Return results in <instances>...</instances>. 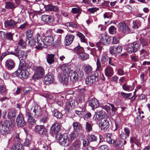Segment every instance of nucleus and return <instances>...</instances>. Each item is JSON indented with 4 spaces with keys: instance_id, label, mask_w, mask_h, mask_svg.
Listing matches in <instances>:
<instances>
[{
    "instance_id": "1",
    "label": "nucleus",
    "mask_w": 150,
    "mask_h": 150,
    "mask_svg": "<svg viewBox=\"0 0 150 150\" xmlns=\"http://www.w3.org/2000/svg\"><path fill=\"white\" fill-rule=\"evenodd\" d=\"M41 111L40 106L37 104L28 108L25 114L26 116L28 117V123L32 125L35 123L36 120L31 115H33L35 118H38L41 115Z\"/></svg>"
},
{
    "instance_id": "2",
    "label": "nucleus",
    "mask_w": 150,
    "mask_h": 150,
    "mask_svg": "<svg viewBox=\"0 0 150 150\" xmlns=\"http://www.w3.org/2000/svg\"><path fill=\"white\" fill-rule=\"evenodd\" d=\"M76 137L74 133H72L70 135H68L67 134L62 135L58 134L57 136V138L59 143L61 145L65 147L69 146L70 144L71 140H74Z\"/></svg>"
},
{
    "instance_id": "3",
    "label": "nucleus",
    "mask_w": 150,
    "mask_h": 150,
    "mask_svg": "<svg viewBox=\"0 0 150 150\" xmlns=\"http://www.w3.org/2000/svg\"><path fill=\"white\" fill-rule=\"evenodd\" d=\"M13 126L12 123L8 120H6L4 122H0V133L3 135L9 133Z\"/></svg>"
},
{
    "instance_id": "4",
    "label": "nucleus",
    "mask_w": 150,
    "mask_h": 150,
    "mask_svg": "<svg viewBox=\"0 0 150 150\" xmlns=\"http://www.w3.org/2000/svg\"><path fill=\"white\" fill-rule=\"evenodd\" d=\"M140 47V45L137 41H135L133 42L128 44L126 46V50L127 51L131 53L136 52L138 51Z\"/></svg>"
},
{
    "instance_id": "5",
    "label": "nucleus",
    "mask_w": 150,
    "mask_h": 150,
    "mask_svg": "<svg viewBox=\"0 0 150 150\" xmlns=\"http://www.w3.org/2000/svg\"><path fill=\"white\" fill-rule=\"evenodd\" d=\"M84 75V73L83 71H80V74H77L75 70L73 69L69 74L70 78V79L72 82H75L76 80H81L83 78Z\"/></svg>"
},
{
    "instance_id": "6",
    "label": "nucleus",
    "mask_w": 150,
    "mask_h": 150,
    "mask_svg": "<svg viewBox=\"0 0 150 150\" xmlns=\"http://www.w3.org/2000/svg\"><path fill=\"white\" fill-rule=\"evenodd\" d=\"M98 73L96 71H93L91 75L86 77L85 79L86 84L90 86L95 82L97 80Z\"/></svg>"
},
{
    "instance_id": "7",
    "label": "nucleus",
    "mask_w": 150,
    "mask_h": 150,
    "mask_svg": "<svg viewBox=\"0 0 150 150\" xmlns=\"http://www.w3.org/2000/svg\"><path fill=\"white\" fill-rule=\"evenodd\" d=\"M98 73L96 71H93L91 75L86 77L85 79L86 84L90 86L95 82L97 80Z\"/></svg>"
},
{
    "instance_id": "8",
    "label": "nucleus",
    "mask_w": 150,
    "mask_h": 150,
    "mask_svg": "<svg viewBox=\"0 0 150 150\" xmlns=\"http://www.w3.org/2000/svg\"><path fill=\"white\" fill-rule=\"evenodd\" d=\"M35 38L37 40V44L38 45H36L35 48L39 50H41L42 48H46L47 46L45 45L44 43L42 41V37L40 34L37 33L35 36Z\"/></svg>"
},
{
    "instance_id": "9",
    "label": "nucleus",
    "mask_w": 150,
    "mask_h": 150,
    "mask_svg": "<svg viewBox=\"0 0 150 150\" xmlns=\"http://www.w3.org/2000/svg\"><path fill=\"white\" fill-rule=\"evenodd\" d=\"M118 26L119 29L122 33L127 34L132 33L129 27L125 23H120Z\"/></svg>"
},
{
    "instance_id": "10",
    "label": "nucleus",
    "mask_w": 150,
    "mask_h": 150,
    "mask_svg": "<svg viewBox=\"0 0 150 150\" xmlns=\"http://www.w3.org/2000/svg\"><path fill=\"white\" fill-rule=\"evenodd\" d=\"M49 32L50 31L47 30L43 35V36H46L44 39V40L46 44L45 45L47 46V45H51L54 42V38L52 36L50 35H47V33Z\"/></svg>"
},
{
    "instance_id": "11",
    "label": "nucleus",
    "mask_w": 150,
    "mask_h": 150,
    "mask_svg": "<svg viewBox=\"0 0 150 150\" xmlns=\"http://www.w3.org/2000/svg\"><path fill=\"white\" fill-rule=\"evenodd\" d=\"M44 73V70L41 67H37L35 69V73L33 77L34 79H38L42 77Z\"/></svg>"
},
{
    "instance_id": "12",
    "label": "nucleus",
    "mask_w": 150,
    "mask_h": 150,
    "mask_svg": "<svg viewBox=\"0 0 150 150\" xmlns=\"http://www.w3.org/2000/svg\"><path fill=\"white\" fill-rule=\"evenodd\" d=\"M99 38L100 42L103 45H108L111 42V39L108 35L105 34L101 35Z\"/></svg>"
},
{
    "instance_id": "13",
    "label": "nucleus",
    "mask_w": 150,
    "mask_h": 150,
    "mask_svg": "<svg viewBox=\"0 0 150 150\" xmlns=\"http://www.w3.org/2000/svg\"><path fill=\"white\" fill-rule=\"evenodd\" d=\"M122 48L121 46H110L109 50L110 54L112 55L119 54L121 53Z\"/></svg>"
},
{
    "instance_id": "14",
    "label": "nucleus",
    "mask_w": 150,
    "mask_h": 150,
    "mask_svg": "<svg viewBox=\"0 0 150 150\" xmlns=\"http://www.w3.org/2000/svg\"><path fill=\"white\" fill-rule=\"evenodd\" d=\"M35 132L40 135H46L47 131L46 128L42 125H36L35 128Z\"/></svg>"
},
{
    "instance_id": "15",
    "label": "nucleus",
    "mask_w": 150,
    "mask_h": 150,
    "mask_svg": "<svg viewBox=\"0 0 150 150\" xmlns=\"http://www.w3.org/2000/svg\"><path fill=\"white\" fill-rule=\"evenodd\" d=\"M19 52L18 50L16 51V52H11L12 54L14 55L17 57H18L19 60H23L25 59L27 57V54L24 51H22L20 52V53H18Z\"/></svg>"
},
{
    "instance_id": "16",
    "label": "nucleus",
    "mask_w": 150,
    "mask_h": 150,
    "mask_svg": "<svg viewBox=\"0 0 150 150\" xmlns=\"http://www.w3.org/2000/svg\"><path fill=\"white\" fill-rule=\"evenodd\" d=\"M16 122L18 126L23 127L26 124V122L24 121L23 115L21 114H19L17 116Z\"/></svg>"
},
{
    "instance_id": "17",
    "label": "nucleus",
    "mask_w": 150,
    "mask_h": 150,
    "mask_svg": "<svg viewBox=\"0 0 150 150\" xmlns=\"http://www.w3.org/2000/svg\"><path fill=\"white\" fill-rule=\"evenodd\" d=\"M89 105L92 107V109L93 110L98 107L99 104L97 99L95 98H93L89 101Z\"/></svg>"
},
{
    "instance_id": "18",
    "label": "nucleus",
    "mask_w": 150,
    "mask_h": 150,
    "mask_svg": "<svg viewBox=\"0 0 150 150\" xmlns=\"http://www.w3.org/2000/svg\"><path fill=\"white\" fill-rule=\"evenodd\" d=\"M17 23L18 22H15L12 19L5 21L4 22L5 27L7 28L14 27Z\"/></svg>"
},
{
    "instance_id": "19",
    "label": "nucleus",
    "mask_w": 150,
    "mask_h": 150,
    "mask_svg": "<svg viewBox=\"0 0 150 150\" xmlns=\"http://www.w3.org/2000/svg\"><path fill=\"white\" fill-rule=\"evenodd\" d=\"M74 38V36L73 35L70 34L67 35L65 39L64 42L65 45H69L71 44L73 42Z\"/></svg>"
},
{
    "instance_id": "20",
    "label": "nucleus",
    "mask_w": 150,
    "mask_h": 150,
    "mask_svg": "<svg viewBox=\"0 0 150 150\" xmlns=\"http://www.w3.org/2000/svg\"><path fill=\"white\" fill-rule=\"evenodd\" d=\"M61 69L62 73L64 74L69 75L73 69H72L70 65L66 64H64L62 66Z\"/></svg>"
},
{
    "instance_id": "21",
    "label": "nucleus",
    "mask_w": 150,
    "mask_h": 150,
    "mask_svg": "<svg viewBox=\"0 0 150 150\" xmlns=\"http://www.w3.org/2000/svg\"><path fill=\"white\" fill-rule=\"evenodd\" d=\"M66 75L61 73L58 76L59 80L64 85H67L68 82V79Z\"/></svg>"
},
{
    "instance_id": "22",
    "label": "nucleus",
    "mask_w": 150,
    "mask_h": 150,
    "mask_svg": "<svg viewBox=\"0 0 150 150\" xmlns=\"http://www.w3.org/2000/svg\"><path fill=\"white\" fill-rule=\"evenodd\" d=\"M20 71L19 75V77L22 79H25L27 78L28 76L29 73L27 70L24 69H21L18 70L17 71L18 72Z\"/></svg>"
},
{
    "instance_id": "23",
    "label": "nucleus",
    "mask_w": 150,
    "mask_h": 150,
    "mask_svg": "<svg viewBox=\"0 0 150 150\" xmlns=\"http://www.w3.org/2000/svg\"><path fill=\"white\" fill-rule=\"evenodd\" d=\"M42 20L44 22L48 24L52 23L53 22L52 17L48 15H43L42 17Z\"/></svg>"
},
{
    "instance_id": "24",
    "label": "nucleus",
    "mask_w": 150,
    "mask_h": 150,
    "mask_svg": "<svg viewBox=\"0 0 150 150\" xmlns=\"http://www.w3.org/2000/svg\"><path fill=\"white\" fill-rule=\"evenodd\" d=\"M61 129V126L58 123L53 124L51 127V131L52 133L56 134L58 133Z\"/></svg>"
},
{
    "instance_id": "25",
    "label": "nucleus",
    "mask_w": 150,
    "mask_h": 150,
    "mask_svg": "<svg viewBox=\"0 0 150 150\" xmlns=\"http://www.w3.org/2000/svg\"><path fill=\"white\" fill-rule=\"evenodd\" d=\"M44 82L47 85L53 82L54 81V77L51 75L47 74L44 78Z\"/></svg>"
},
{
    "instance_id": "26",
    "label": "nucleus",
    "mask_w": 150,
    "mask_h": 150,
    "mask_svg": "<svg viewBox=\"0 0 150 150\" xmlns=\"http://www.w3.org/2000/svg\"><path fill=\"white\" fill-rule=\"evenodd\" d=\"M100 124L102 127V129L103 130L106 129L109 126V121L106 119L103 120Z\"/></svg>"
},
{
    "instance_id": "27",
    "label": "nucleus",
    "mask_w": 150,
    "mask_h": 150,
    "mask_svg": "<svg viewBox=\"0 0 150 150\" xmlns=\"http://www.w3.org/2000/svg\"><path fill=\"white\" fill-rule=\"evenodd\" d=\"M45 10L47 11H53L57 12L58 11V8L55 6L51 4L45 5Z\"/></svg>"
},
{
    "instance_id": "28",
    "label": "nucleus",
    "mask_w": 150,
    "mask_h": 150,
    "mask_svg": "<svg viewBox=\"0 0 150 150\" xmlns=\"http://www.w3.org/2000/svg\"><path fill=\"white\" fill-rule=\"evenodd\" d=\"M113 70L112 68L110 67H107L105 70V75L107 77H111L113 74Z\"/></svg>"
},
{
    "instance_id": "29",
    "label": "nucleus",
    "mask_w": 150,
    "mask_h": 150,
    "mask_svg": "<svg viewBox=\"0 0 150 150\" xmlns=\"http://www.w3.org/2000/svg\"><path fill=\"white\" fill-rule=\"evenodd\" d=\"M61 37L60 35H55L54 36V45L57 47L60 46L62 44Z\"/></svg>"
},
{
    "instance_id": "30",
    "label": "nucleus",
    "mask_w": 150,
    "mask_h": 150,
    "mask_svg": "<svg viewBox=\"0 0 150 150\" xmlns=\"http://www.w3.org/2000/svg\"><path fill=\"white\" fill-rule=\"evenodd\" d=\"M84 71L85 73L86 74H89V73L93 72H92L93 69L91 66L89 64H85L84 65Z\"/></svg>"
},
{
    "instance_id": "31",
    "label": "nucleus",
    "mask_w": 150,
    "mask_h": 150,
    "mask_svg": "<svg viewBox=\"0 0 150 150\" xmlns=\"http://www.w3.org/2000/svg\"><path fill=\"white\" fill-rule=\"evenodd\" d=\"M72 103V101L70 102H67L66 103L64 108V110L66 112L68 113L72 110V107L71 104Z\"/></svg>"
},
{
    "instance_id": "32",
    "label": "nucleus",
    "mask_w": 150,
    "mask_h": 150,
    "mask_svg": "<svg viewBox=\"0 0 150 150\" xmlns=\"http://www.w3.org/2000/svg\"><path fill=\"white\" fill-rule=\"evenodd\" d=\"M6 64L8 69H13L15 66L13 61L10 59H9L6 61Z\"/></svg>"
},
{
    "instance_id": "33",
    "label": "nucleus",
    "mask_w": 150,
    "mask_h": 150,
    "mask_svg": "<svg viewBox=\"0 0 150 150\" xmlns=\"http://www.w3.org/2000/svg\"><path fill=\"white\" fill-rule=\"evenodd\" d=\"M108 60V57L106 54L103 53L101 57V61L103 66L105 65V64H107Z\"/></svg>"
},
{
    "instance_id": "34",
    "label": "nucleus",
    "mask_w": 150,
    "mask_h": 150,
    "mask_svg": "<svg viewBox=\"0 0 150 150\" xmlns=\"http://www.w3.org/2000/svg\"><path fill=\"white\" fill-rule=\"evenodd\" d=\"M80 143L79 141H75L73 143L71 147L72 150H77L80 148Z\"/></svg>"
},
{
    "instance_id": "35",
    "label": "nucleus",
    "mask_w": 150,
    "mask_h": 150,
    "mask_svg": "<svg viewBox=\"0 0 150 150\" xmlns=\"http://www.w3.org/2000/svg\"><path fill=\"white\" fill-rule=\"evenodd\" d=\"M31 143V142L30 140L26 139L24 143V146H23V150H29L30 149V146Z\"/></svg>"
},
{
    "instance_id": "36",
    "label": "nucleus",
    "mask_w": 150,
    "mask_h": 150,
    "mask_svg": "<svg viewBox=\"0 0 150 150\" xmlns=\"http://www.w3.org/2000/svg\"><path fill=\"white\" fill-rule=\"evenodd\" d=\"M73 126L75 130H79L82 129V127L81 124L79 122H73Z\"/></svg>"
},
{
    "instance_id": "37",
    "label": "nucleus",
    "mask_w": 150,
    "mask_h": 150,
    "mask_svg": "<svg viewBox=\"0 0 150 150\" xmlns=\"http://www.w3.org/2000/svg\"><path fill=\"white\" fill-rule=\"evenodd\" d=\"M79 58L82 60H86L89 58V56L88 54L84 52H82L79 53Z\"/></svg>"
},
{
    "instance_id": "38",
    "label": "nucleus",
    "mask_w": 150,
    "mask_h": 150,
    "mask_svg": "<svg viewBox=\"0 0 150 150\" xmlns=\"http://www.w3.org/2000/svg\"><path fill=\"white\" fill-rule=\"evenodd\" d=\"M23 146L20 142L15 144L12 147V150H21L23 149Z\"/></svg>"
},
{
    "instance_id": "39",
    "label": "nucleus",
    "mask_w": 150,
    "mask_h": 150,
    "mask_svg": "<svg viewBox=\"0 0 150 150\" xmlns=\"http://www.w3.org/2000/svg\"><path fill=\"white\" fill-rule=\"evenodd\" d=\"M54 55L53 54H48L47 60V62L49 64H51L54 62Z\"/></svg>"
},
{
    "instance_id": "40",
    "label": "nucleus",
    "mask_w": 150,
    "mask_h": 150,
    "mask_svg": "<svg viewBox=\"0 0 150 150\" xmlns=\"http://www.w3.org/2000/svg\"><path fill=\"white\" fill-rule=\"evenodd\" d=\"M53 113L54 116L57 118L60 119L62 117V114L57 110H54Z\"/></svg>"
},
{
    "instance_id": "41",
    "label": "nucleus",
    "mask_w": 150,
    "mask_h": 150,
    "mask_svg": "<svg viewBox=\"0 0 150 150\" xmlns=\"http://www.w3.org/2000/svg\"><path fill=\"white\" fill-rule=\"evenodd\" d=\"M15 7L14 5L11 2L8 1L6 2V8L13 10Z\"/></svg>"
},
{
    "instance_id": "42",
    "label": "nucleus",
    "mask_w": 150,
    "mask_h": 150,
    "mask_svg": "<svg viewBox=\"0 0 150 150\" xmlns=\"http://www.w3.org/2000/svg\"><path fill=\"white\" fill-rule=\"evenodd\" d=\"M28 42V45L30 47H33L35 46V47L36 45H36L35 40L34 39L30 40V39H28V40H26V42Z\"/></svg>"
},
{
    "instance_id": "43",
    "label": "nucleus",
    "mask_w": 150,
    "mask_h": 150,
    "mask_svg": "<svg viewBox=\"0 0 150 150\" xmlns=\"http://www.w3.org/2000/svg\"><path fill=\"white\" fill-rule=\"evenodd\" d=\"M86 110L85 107H83L81 110H76L75 111L76 113L79 115L80 117H82L84 115V112Z\"/></svg>"
},
{
    "instance_id": "44",
    "label": "nucleus",
    "mask_w": 150,
    "mask_h": 150,
    "mask_svg": "<svg viewBox=\"0 0 150 150\" xmlns=\"http://www.w3.org/2000/svg\"><path fill=\"white\" fill-rule=\"evenodd\" d=\"M15 111L14 110L10 111L8 114V118L10 119H12L15 116Z\"/></svg>"
},
{
    "instance_id": "45",
    "label": "nucleus",
    "mask_w": 150,
    "mask_h": 150,
    "mask_svg": "<svg viewBox=\"0 0 150 150\" xmlns=\"http://www.w3.org/2000/svg\"><path fill=\"white\" fill-rule=\"evenodd\" d=\"M33 32L32 30L30 29L27 30L25 32V35L26 38L28 39H31L33 36Z\"/></svg>"
},
{
    "instance_id": "46",
    "label": "nucleus",
    "mask_w": 150,
    "mask_h": 150,
    "mask_svg": "<svg viewBox=\"0 0 150 150\" xmlns=\"http://www.w3.org/2000/svg\"><path fill=\"white\" fill-rule=\"evenodd\" d=\"M20 60V64L19 65V69L20 70L21 69H24L25 68L26 63L25 62L24 59Z\"/></svg>"
},
{
    "instance_id": "47",
    "label": "nucleus",
    "mask_w": 150,
    "mask_h": 150,
    "mask_svg": "<svg viewBox=\"0 0 150 150\" xmlns=\"http://www.w3.org/2000/svg\"><path fill=\"white\" fill-rule=\"evenodd\" d=\"M96 65V70L100 71H101L102 70V67L100 62L99 59H97Z\"/></svg>"
},
{
    "instance_id": "48",
    "label": "nucleus",
    "mask_w": 150,
    "mask_h": 150,
    "mask_svg": "<svg viewBox=\"0 0 150 150\" xmlns=\"http://www.w3.org/2000/svg\"><path fill=\"white\" fill-rule=\"evenodd\" d=\"M76 35L80 38L81 40V41L82 42L85 43L86 42V40L85 38V36L81 33L80 32H79L76 34Z\"/></svg>"
},
{
    "instance_id": "49",
    "label": "nucleus",
    "mask_w": 150,
    "mask_h": 150,
    "mask_svg": "<svg viewBox=\"0 0 150 150\" xmlns=\"http://www.w3.org/2000/svg\"><path fill=\"white\" fill-rule=\"evenodd\" d=\"M109 33L111 34H114L116 33V28L114 26H112L109 28Z\"/></svg>"
},
{
    "instance_id": "50",
    "label": "nucleus",
    "mask_w": 150,
    "mask_h": 150,
    "mask_svg": "<svg viewBox=\"0 0 150 150\" xmlns=\"http://www.w3.org/2000/svg\"><path fill=\"white\" fill-rule=\"evenodd\" d=\"M86 129L87 132H89L92 130L91 125L88 122H86Z\"/></svg>"
},
{
    "instance_id": "51",
    "label": "nucleus",
    "mask_w": 150,
    "mask_h": 150,
    "mask_svg": "<svg viewBox=\"0 0 150 150\" xmlns=\"http://www.w3.org/2000/svg\"><path fill=\"white\" fill-rule=\"evenodd\" d=\"M81 11V9L79 7L73 8L71 10L72 13L74 14L80 13Z\"/></svg>"
},
{
    "instance_id": "52",
    "label": "nucleus",
    "mask_w": 150,
    "mask_h": 150,
    "mask_svg": "<svg viewBox=\"0 0 150 150\" xmlns=\"http://www.w3.org/2000/svg\"><path fill=\"white\" fill-rule=\"evenodd\" d=\"M88 140L91 142L96 141L97 140V137L94 135L91 134L88 135Z\"/></svg>"
},
{
    "instance_id": "53",
    "label": "nucleus",
    "mask_w": 150,
    "mask_h": 150,
    "mask_svg": "<svg viewBox=\"0 0 150 150\" xmlns=\"http://www.w3.org/2000/svg\"><path fill=\"white\" fill-rule=\"evenodd\" d=\"M122 88L125 90L130 91L132 89L131 86L128 85L126 84H124L122 86Z\"/></svg>"
},
{
    "instance_id": "54",
    "label": "nucleus",
    "mask_w": 150,
    "mask_h": 150,
    "mask_svg": "<svg viewBox=\"0 0 150 150\" xmlns=\"http://www.w3.org/2000/svg\"><path fill=\"white\" fill-rule=\"evenodd\" d=\"M110 105L112 108L111 111L110 112V115L111 116H112L114 115L115 112L116 110V108L112 104H110Z\"/></svg>"
},
{
    "instance_id": "55",
    "label": "nucleus",
    "mask_w": 150,
    "mask_h": 150,
    "mask_svg": "<svg viewBox=\"0 0 150 150\" xmlns=\"http://www.w3.org/2000/svg\"><path fill=\"white\" fill-rule=\"evenodd\" d=\"M13 34L11 33H6L5 35V38L10 40H13Z\"/></svg>"
},
{
    "instance_id": "56",
    "label": "nucleus",
    "mask_w": 150,
    "mask_h": 150,
    "mask_svg": "<svg viewBox=\"0 0 150 150\" xmlns=\"http://www.w3.org/2000/svg\"><path fill=\"white\" fill-rule=\"evenodd\" d=\"M83 48L79 46H78L75 47L74 49V50L75 52H77L76 53L77 54H79V53L81 52V51L83 50Z\"/></svg>"
},
{
    "instance_id": "57",
    "label": "nucleus",
    "mask_w": 150,
    "mask_h": 150,
    "mask_svg": "<svg viewBox=\"0 0 150 150\" xmlns=\"http://www.w3.org/2000/svg\"><path fill=\"white\" fill-rule=\"evenodd\" d=\"M66 25L67 26H69L74 28H76L77 25L72 22H67L66 23Z\"/></svg>"
},
{
    "instance_id": "58",
    "label": "nucleus",
    "mask_w": 150,
    "mask_h": 150,
    "mask_svg": "<svg viewBox=\"0 0 150 150\" xmlns=\"http://www.w3.org/2000/svg\"><path fill=\"white\" fill-rule=\"evenodd\" d=\"M140 43L143 46H145L148 45V43L145 40L141 38L139 39Z\"/></svg>"
},
{
    "instance_id": "59",
    "label": "nucleus",
    "mask_w": 150,
    "mask_h": 150,
    "mask_svg": "<svg viewBox=\"0 0 150 150\" xmlns=\"http://www.w3.org/2000/svg\"><path fill=\"white\" fill-rule=\"evenodd\" d=\"M11 52H9L8 51H7L5 52H4L1 55V56L0 57V60L1 61H2L3 59L5 57H6L7 55L9 54H11Z\"/></svg>"
},
{
    "instance_id": "60",
    "label": "nucleus",
    "mask_w": 150,
    "mask_h": 150,
    "mask_svg": "<svg viewBox=\"0 0 150 150\" xmlns=\"http://www.w3.org/2000/svg\"><path fill=\"white\" fill-rule=\"evenodd\" d=\"M6 91L5 86L4 85L0 86V92L2 93V94L3 93H5Z\"/></svg>"
},
{
    "instance_id": "61",
    "label": "nucleus",
    "mask_w": 150,
    "mask_h": 150,
    "mask_svg": "<svg viewBox=\"0 0 150 150\" xmlns=\"http://www.w3.org/2000/svg\"><path fill=\"white\" fill-rule=\"evenodd\" d=\"M98 8H88V11L91 13H94L95 12H96L97 10H98Z\"/></svg>"
},
{
    "instance_id": "62",
    "label": "nucleus",
    "mask_w": 150,
    "mask_h": 150,
    "mask_svg": "<svg viewBox=\"0 0 150 150\" xmlns=\"http://www.w3.org/2000/svg\"><path fill=\"white\" fill-rule=\"evenodd\" d=\"M98 149V150H108V148L107 145H103L99 147Z\"/></svg>"
},
{
    "instance_id": "63",
    "label": "nucleus",
    "mask_w": 150,
    "mask_h": 150,
    "mask_svg": "<svg viewBox=\"0 0 150 150\" xmlns=\"http://www.w3.org/2000/svg\"><path fill=\"white\" fill-rule=\"evenodd\" d=\"M102 43L100 41V42H97L96 43V45L97 47H98V49L100 51L102 50L103 47V46L102 45Z\"/></svg>"
},
{
    "instance_id": "64",
    "label": "nucleus",
    "mask_w": 150,
    "mask_h": 150,
    "mask_svg": "<svg viewBox=\"0 0 150 150\" xmlns=\"http://www.w3.org/2000/svg\"><path fill=\"white\" fill-rule=\"evenodd\" d=\"M89 143V140L87 138H85L83 139V145L84 146H87Z\"/></svg>"
}]
</instances>
